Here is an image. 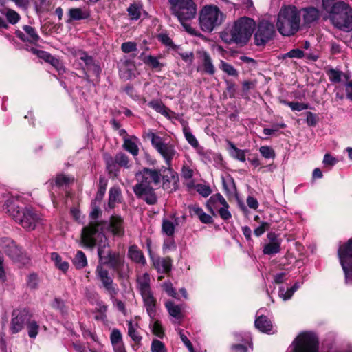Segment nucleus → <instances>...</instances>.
Masks as SVG:
<instances>
[{
	"mask_svg": "<svg viewBox=\"0 0 352 352\" xmlns=\"http://www.w3.org/2000/svg\"><path fill=\"white\" fill-rule=\"evenodd\" d=\"M3 210L28 231L34 230L43 224L41 215L32 208L21 207L16 197H9L3 205Z\"/></svg>",
	"mask_w": 352,
	"mask_h": 352,
	"instance_id": "nucleus-2",
	"label": "nucleus"
},
{
	"mask_svg": "<svg viewBox=\"0 0 352 352\" xmlns=\"http://www.w3.org/2000/svg\"><path fill=\"white\" fill-rule=\"evenodd\" d=\"M189 212L192 217H197L199 219H200V217H201L204 210L198 206L195 205L189 207Z\"/></svg>",
	"mask_w": 352,
	"mask_h": 352,
	"instance_id": "nucleus-58",
	"label": "nucleus"
},
{
	"mask_svg": "<svg viewBox=\"0 0 352 352\" xmlns=\"http://www.w3.org/2000/svg\"><path fill=\"white\" fill-rule=\"evenodd\" d=\"M197 54L201 59L204 72L209 75L214 74L216 69L210 54L206 51H199Z\"/></svg>",
	"mask_w": 352,
	"mask_h": 352,
	"instance_id": "nucleus-19",
	"label": "nucleus"
},
{
	"mask_svg": "<svg viewBox=\"0 0 352 352\" xmlns=\"http://www.w3.org/2000/svg\"><path fill=\"white\" fill-rule=\"evenodd\" d=\"M207 205L211 212L213 209L217 210L223 219L228 220L231 218V214L228 210L229 206L221 194L217 193L211 196Z\"/></svg>",
	"mask_w": 352,
	"mask_h": 352,
	"instance_id": "nucleus-11",
	"label": "nucleus"
},
{
	"mask_svg": "<svg viewBox=\"0 0 352 352\" xmlns=\"http://www.w3.org/2000/svg\"><path fill=\"white\" fill-rule=\"evenodd\" d=\"M184 134L187 142L194 148L199 146V142L197 138L192 135L190 129L187 127L184 128Z\"/></svg>",
	"mask_w": 352,
	"mask_h": 352,
	"instance_id": "nucleus-41",
	"label": "nucleus"
},
{
	"mask_svg": "<svg viewBox=\"0 0 352 352\" xmlns=\"http://www.w3.org/2000/svg\"><path fill=\"white\" fill-rule=\"evenodd\" d=\"M170 173H171V181H169L168 179H167L166 178V177H163V180H164L163 188L164 189H168L169 188L168 185L172 183L173 188H170V190H173V189L175 190V188H176L177 177L175 175V173H173V170L170 171Z\"/></svg>",
	"mask_w": 352,
	"mask_h": 352,
	"instance_id": "nucleus-47",
	"label": "nucleus"
},
{
	"mask_svg": "<svg viewBox=\"0 0 352 352\" xmlns=\"http://www.w3.org/2000/svg\"><path fill=\"white\" fill-rule=\"evenodd\" d=\"M300 12H302V15L305 23L309 24L316 21L319 17V11L318 9L310 7L302 9L299 10ZM301 14V13H300Z\"/></svg>",
	"mask_w": 352,
	"mask_h": 352,
	"instance_id": "nucleus-23",
	"label": "nucleus"
},
{
	"mask_svg": "<svg viewBox=\"0 0 352 352\" xmlns=\"http://www.w3.org/2000/svg\"><path fill=\"white\" fill-rule=\"evenodd\" d=\"M146 135L153 148L164 159L168 169L172 171V162L179 156L175 145L153 132H148Z\"/></svg>",
	"mask_w": 352,
	"mask_h": 352,
	"instance_id": "nucleus-8",
	"label": "nucleus"
},
{
	"mask_svg": "<svg viewBox=\"0 0 352 352\" xmlns=\"http://www.w3.org/2000/svg\"><path fill=\"white\" fill-rule=\"evenodd\" d=\"M39 278L36 273H32L28 276L27 287L30 289H36L38 287Z\"/></svg>",
	"mask_w": 352,
	"mask_h": 352,
	"instance_id": "nucleus-40",
	"label": "nucleus"
},
{
	"mask_svg": "<svg viewBox=\"0 0 352 352\" xmlns=\"http://www.w3.org/2000/svg\"><path fill=\"white\" fill-rule=\"evenodd\" d=\"M96 274L111 298H113L118 292V288L116 284H113V279L109 276L108 271L104 270L102 265H97Z\"/></svg>",
	"mask_w": 352,
	"mask_h": 352,
	"instance_id": "nucleus-14",
	"label": "nucleus"
},
{
	"mask_svg": "<svg viewBox=\"0 0 352 352\" xmlns=\"http://www.w3.org/2000/svg\"><path fill=\"white\" fill-rule=\"evenodd\" d=\"M254 325L256 329L265 333H269L273 327L272 321L265 315L257 317Z\"/></svg>",
	"mask_w": 352,
	"mask_h": 352,
	"instance_id": "nucleus-21",
	"label": "nucleus"
},
{
	"mask_svg": "<svg viewBox=\"0 0 352 352\" xmlns=\"http://www.w3.org/2000/svg\"><path fill=\"white\" fill-rule=\"evenodd\" d=\"M72 180L73 179L70 178L69 177H67L64 175H59L56 178L55 184L58 186H62L65 184H69Z\"/></svg>",
	"mask_w": 352,
	"mask_h": 352,
	"instance_id": "nucleus-54",
	"label": "nucleus"
},
{
	"mask_svg": "<svg viewBox=\"0 0 352 352\" xmlns=\"http://www.w3.org/2000/svg\"><path fill=\"white\" fill-rule=\"evenodd\" d=\"M287 105L292 109V110L297 111L305 110L309 108L308 104L298 102H287Z\"/></svg>",
	"mask_w": 352,
	"mask_h": 352,
	"instance_id": "nucleus-51",
	"label": "nucleus"
},
{
	"mask_svg": "<svg viewBox=\"0 0 352 352\" xmlns=\"http://www.w3.org/2000/svg\"><path fill=\"white\" fill-rule=\"evenodd\" d=\"M31 52L33 54H36L38 57L45 60V61L47 60V59L51 55L50 53H48V52H47L45 51L39 50H37V49H35V48H32L31 49Z\"/></svg>",
	"mask_w": 352,
	"mask_h": 352,
	"instance_id": "nucleus-61",
	"label": "nucleus"
},
{
	"mask_svg": "<svg viewBox=\"0 0 352 352\" xmlns=\"http://www.w3.org/2000/svg\"><path fill=\"white\" fill-rule=\"evenodd\" d=\"M69 21H78L87 19L89 16V12L86 10L81 8H71L69 10Z\"/></svg>",
	"mask_w": 352,
	"mask_h": 352,
	"instance_id": "nucleus-28",
	"label": "nucleus"
},
{
	"mask_svg": "<svg viewBox=\"0 0 352 352\" xmlns=\"http://www.w3.org/2000/svg\"><path fill=\"white\" fill-rule=\"evenodd\" d=\"M143 61L145 64L150 65L153 69H161L163 67V64L160 63L158 58L155 56L148 55L143 58Z\"/></svg>",
	"mask_w": 352,
	"mask_h": 352,
	"instance_id": "nucleus-35",
	"label": "nucleus"
},
{
	"mask_svg": "<svg viewBox=\"0 0 352 352\" xmlns=\"http://www.w3.org/2000/svg\"><path fill=\"white\" fill-rule=\"evenodd\" d=\"M128 256L131 260L136 263L144 264L145 258L141 250H139L138 246L131 245L128 251Z\"/></svg>",
	"mask_w": 352,
	"mask_h": 352,
	"instance_id": "nucleus-26",
	"label": "nucleus"
},
{
	"mask_svg": "<svg viewBox=\"0 0 352 352\" xmlns=\"http://www.w3.org/2000/svg\"><path fill=\"white\" fill-rule=\"evenodd\" d=\"M141 296L143 299L144 305L146 307L148 315L153 319L156 314V299L153 296L152 291L142 293Z\"/></svg>",
	"mask_w": 352,
	"mask_h": 352,
	"instance_id": "nucleus-17",
	"label": "nucleus"
},
{
	"mask_svg": "<svg viewBox=\"0 0 352 352\" xmlns=\"http://www.w3.org/2000/svg\"><path fill=\"white\" fill-rule=\"evenodd\" d=\"M334 1L322 0V8L329 14L331 23L341 31H352V8L344 1Z\"/></svg>",
	"mask_w": 352,
	"mask_h": 352,
	"instance_id": "nucleus-3",
	"label": "nucleus"
},
{
	"mask_svg": "<svg viewBox=\"0 0 352 352\" xmlns=\"http://www.w3.org/2000/svg\"><path fill=\"white\" fill-rule=\"evenodd\" d=\"M26 324L28 330L29 337L31 338H36L38 335L39 329V325L38 324L37 322L35 320H31L30 319Z\"/></svg>",
	"mask_w": 352,
	"mask_h": 352,
	"instance_id": "nucleus-36",
	"label": "nucleus"
},
{
	"mask_svg": "<svg viewBox=\"0 0 352 352\" xmlns=\"http://www.w3.org/2000/svg\"><path fill=\"white\" fill-rule=\"evenodd\" d=\"M52 306L53 308L59 310L62 314H65L67 311L65 302L58 298L54 300Z\"/></svg>",
	"mask_w": 352,
	"mask_h": 352,
	"instance_id": "nucleus-46",
	"label": "nucleus"
},
{
	"mask_svg": "<svg viewBox=\"0 0 352 352\" xmlns=\"http://www.w3.org/2000/svg\"><path fill=\"white\" fill-rule=\"evenodd\" d=\"M270 225L267 222H263L261 226H259L258 228H256L254 232V234L256 236H261L265 232V230L269 228Z\"/></svg>",
	"mask_w": 352,
	"mask_h": 352,
	"instance_id": "nucleus-62",
	"label": "nucleus"
},
{
	"mask_svg": "<svg viewBox=\"0 0 352 352\" xmlns=\"http://www.w3.org/2000/svg\"><path fill=\"white\" fill-rule=\"evenodd\" d=\"M12 316L10 331L12 334L19 333L32 318L31 314L26 309L20 311L13 310Z\"/></svg>",
	"mask_w": 352,
	"mask_h": 352,
	"instance_id": "nucleus-12",
	"label": "nucleus"
},
{
	"mask_svg": "<svg viewBox=\"0 0 352 352\" xmlns=\"http://www.w3.org/2000/svg\"><path fill=\"white\" fill-rule=\"evenodd\" d=\"M219 67L221 70H222L224 73L228 74V76L238 77L239 72L238 71L230 64L226 63V61L221 60L219 64Z\"/></svg>",
	"mask_w": 352,
	"mask_h": 352,
	"instance_id": "nucleus-32",
	"label": "nucleus"
},
{
	"mask_svg": "<svg viewBox=\"0 0 352 352\" xmlns=\"http://www.w3.org/2000/svg\"><path fill=\"white\" fill-rule=\"evenodd\" d=\"M0 12L6 16L7 20L11 24H16L21 19L20 15L15 10L10 8L0 10Z\"/></svg>",
	"mask_w": 352,
	"mask_h": 352,
	"instance_id": "nucleus-31",
	"label": "nucleus"
},
{
	"mask_svg": "<svg viewBox=\"0 0 352 352\" xmlns=\"http://www.w3.org/2000/svg\"><path fill=\"white\" fill-rule=\"evenodd\" d=\"M128 335L133 340L134 344H132V348L134 350H138L141 346V341L142 337L140 335L138 331L134 328L131 321L128 322Z\"/></svg>",
	"mask_w": 352,
	"mask_h": 352,
	"instance_id": "nucleus-25",
	"label": "nucleus"
},
{
	"mask_svg": "<svg viewBox=\"0 0 352 352\" xmlns=\"http://www.w3.org/2000/svg\"><path fill=\"white\" fill-rule=\"evenodd\" d=\"M275 34L274 26L272 23L267 21H261L254 35L255 43L256 45H263L271 40Z\"/></svg>",
	"mask_w": 352,
	"mask_h": 352,
	"instance_id": "nucleus-13",
	"label": "nucleus"
},
{
	"mask_svg": "<svg viewBox=\"0 0 352 352\" xmlns=\"http://www.w3.org/2000/svg\"><path fill=\"white\" fill-rule=\"evenodd\" d=\"M299 285L298 283H295L294 285L290 288L287 289L286 292H285L284 288H280L279 289V295L283 298L284 300H289L292 298L294 292L298 289Z\"/></svg>",
	"mask_w": 352,
	"mask_h": 352,
	"instance_id": "nucleus-34",
	"label": "nucleus"
},
{
	"mask_svg": "<svg viewBox=\"0 0 352 352\" xmlns=\"http://www.w3.org/2000/svg\"><path fill=\"white\" fill-rule=\"evenodd\" d=\"M123 145L122 148L130 153L133 157H136L139 154V146L140 144L139 139L136 136H125L123 138Z\"/></svg>",
	"mask_w": 352,
	"mask_h": 352,
	"instance_id": "nucleus-18",
	"label": "nucleus"
},
{
	"mask_svg": "<svg viewBox=\"0 0 352 352\" xmlns=\"http://www.w3.org/2000/svg\"><path fill=\"white\" fill-rule=\"evenodd\" d=\"M318 118L316 114L311 112L307 113L306 122L309 126H314L316 125Z\"/></svg>",
	"mask_w": 352,
	"mask_h": 352,
	"instance_id": "nucleus-59",
	"label": "nucleus"
},
{
	"mask_svg": "<svg viewBox=\"0 0 352 352\" xmlns=\"http://www.w3.org/2000/svg\"><path fill=\"white\" fill-rule=\"evenodd\" d=\"M345 274V281L347 284H352V265H342Z\"/></svg>",
	"mask_w": 352,
	"mask_h": 352,
	"instance_id": "nucleus-53",
	"label": "nucleus"
},
{
	"mask_svg": "<svg viewBox=\"0 0 352 352\" xmlns=\"http://www.w3.org/2000/svg\"><path fill=\"white\" fill-rule=\"evenodd\" d=\"M138 284L140 294L151 292L150 286V276L148 273H144L142 277L138 279Z\"/></svg>",
	"mask_w": 352,
	"mask_h": 352,
	"instance_id": "nucleus-29",
	"label": "nucleus"
},
{
	"mask_svg": "<svg viewBox=\"0 0 352 352\" xmlns=\"http://www.w3.org/2000/svg\"><path fill=\"white\" fill-rule=\"evenodd\" d=\"M327 74L329 80L333 83H344L347 82L349 78L346 74L333 68L327 70Z\"/></svg>",
	"mask_w": 352,
	"mask_h": 352,
	"instance_id": "nucleus-22",
	"label": "nucleus"
},
{
	"mask_svg": "<svg viewBox=\"0 0 352 352\" xmlns=\"http://www.w3.org/2000/svg\"><path fill=\"white\" fill-rule=\"evenodd\" d=\"M230 155L234 159L244 162H245V153L248 150H241L238 148L232 142H228Z\"/></svg>",
	"mask_w": 352,
	"mask_h": 352,
	"instance_id": "nucleus-27",
	"label": "nucleus"
},
{
	"mask_svg": "<svg viewBox=\"0 0 352 352\" xmlns=\"http://www.w3.org/2000/svg\"><path fill=\"white\" fill-rule=\"evenodd\" d=\"M300 17L301 14L295 6H283L276 19V25L279 33L286 36L296 34L300 29Z\"/></svg>",
	"mask_w": 352,
	"mask_h": 352,
	"instance_id": "nucleus-6",
	"label": "nucleus"
},
{
	"mask_svg": "<svg viewBox=\"0 0 352 352\" xmlns=\"http://www.w3.org/2000/svg\"><path fill=\"white\" fill-rule=\"evenodd\" d=\"M304 52L299 49H294L285 54V56L289 58H302Z\"/></svg>",
	"mask_w": 352,
	"mask_h": 352,
	"instance_id": "nucleus-64",
	"label": "nucleus"
},
{
	"mask_svg": "<svg viewBox=\"0 0 352 352\" xmlns=\"http://www.w3.org/2000/svg\"><path fill=\"white\" fill-rule=\"evenodd\" d=\"M131 18L134 20L138 19L141 16L142 6L138 4H132L128 8Z\"/></svg>",
	"mask_w": 352,
	"mask_h": 352,
	"instance_id": "nucleus-38",
	"label": "nucleus"
},
{
	"mask_svg": "<svg viewBox=\"0 0 352 352\" xmlns=\"http://www.w3.org/2000/svg\"><path fill=\"white\" fill-rule=\"evenodd\" d=\"M338 162V160L329 154H326L324 156L323 164L326 166H332Z\"/></svg>",
	"mask_w": 352,
	"mask_h": 352,
	"instance_id": "nucleus-60",
	"label": "nucleus"
},
{
	"mask_svg": "<svg viewBox=\"0 0 352 352\" xmlns=\"http://www.w3.org/2000/svg\"><path fill=\"white\" fill-rule=\"evenodd\" d=\"M111 232L113 236H121L124 234L123 221L119 216H112L109 223L100 222L97 223L91 222L82 229V239L85 245L93 247L98 244V254L100 264H112L115 260V255L111 254L109 249L106 248L107 238L104 236V230Z\"/></svg>",
	"mask_w": 352,
	"mask_h": 352,
	"instance_id": "nucleus-1",
	"label": "nucleus"
},
{
	"mask_svg": "<svg viewBox=\"0 0 352 352\" xmlns=\"http://www.w3.org/2000/svg\"><path fill=\"white\" fill-rule=\"evenodd\" d=\"M111 299L113 300V304L117 307V309L125 315L126 313V309L124 303L122 300L115 298V297Z\"/></svg>",
	"mask_w": 352,
	"mask_h": 352,
	"instance_id": "nucleus-63",
	"label": "nucleus"
},
{
	"mask_svg": "<svg viewBox=\"0 0 352 352\" xmlns=\"http://www.w3.org/2000/svg\"><path fill=\"white\" fill-rule=\"evenodd\" d=\"M165 306L171 316L177 319L182 318V310L179 305H175L173 302L168 300L165 303Z\"/></svg>",
	"mask_w": 352,
	"mask_h": 352,
	"instance_id": "nucleus-30",
	"label": "nucleus"
},
{
	"mask_svg": "<svg viewBox=\"0 0 352 352\" xmlns=\"http://www.w3.org/2000/svg\"><path fill=\"white\" fill-rule=\"evenodd\" d=\"M151 352H167L165 344L157 339H153L151 346Z\"/></svg>",
	"mask_w": 352,
	"mask_h": 352,
	"instance_id": "nucleus-43",
	"label": "nucleus"
},
{
	"mask_svg": "<svg viewBox=\"0 0 352 352\" xmlns=\"http://www.w3.org/2000/svg\"><path fill=\"white\" fill-rule=\"evenodd\" d=\"M164 289L166 294L173 298H179L178 294L176 292L175 288L173 287L171 283H164L163 284Z\"/></svg>",
	"mask_w": 352,
	"mask_h": 352,
	"instance_id": "nucleus-52",
	"label": "nucleus"
},
{
	"mask_svg": "<svg viewBox=\"0 0 352 352\" xmlns=\"http://www.w3.org/2000/svg\"><path fill=\"white\" fill-rule=\"evenodd\" d=\"M195 188L197 191L204 197H208L212 192L210 186L207 185L197 184Z\"/></svg>",
	"mask_w": 352,
	"mask_h": 352,
	"instance_id": "nucleus-49",
	"label": "nucleus"
},
{
	"mask_svg": "<svg viewBox=\"0 0 352 352\" xmlns=\"http://www.w3.org/2000/svg\"><path fill=\"white\" fill-rule=\"evenodd\" d=\"M23 30L26 33L27 36L21 31L16 32L17 36L23 41H29L32 43H36L38 41L40 37L36 33L35 28L30 25H24Z\"/></svg>",
	"mask_w": 352,
	"mask_h": 352,
	"instance_id": "nucleus-20",
	"label": "nucleus"
},
{
	"mask_svg": "<svg viewBox=\"0 0 352 352\" xmlns=\"http://www.w3.org/2000/svg\"><path fill=\"white\" fill-rule=\"evenodd\" d=\"M161 173L160 170L144 168L135 174L138 184L133 189L135 195L144 200L148 204L153 205L157 202V197L151 184L157 185L160 182Z\"/></svg>",
	"mask_w": 352,
	"mask_h": 352,
	"instance_id": "nucleus-4",
	"label": "nucleus"
},
{
	"mask_svg": "<svg viewBox=\"0 0 352 352\" xmlns=\"http://www.w3.org/2000/svg\"><path fill=\"white\" fill-rule=\"evenodd\" d=\"M149 106L159 113H163L165 110V106L159 101L153 100L149 102Z\"/></svg>",
	"mask_w": 352,
	"mask_h": 352,
	"instance_id": "nucleus-56",
	"label": "nucleus"
},
{
	"mask_svg": "<svg viewBox=\"0 0 352 352\" xmlns=\"http://www.w3.org/2000/svg\"><path fill=\"white\" fill-rule=\"evenodd\" d=\"M338 254L340 264H352V238L340 246Z\"/></svg>",
	"mask_w": 352,
	"mask_h": 352,
	"instance_id": "nucleus-16",
	"label": "nucleus"
},
{
	"mask_svg": "<svg viewBox=\"0 0 352 352\" xmlns=\"http://www.w3.org/2000/svg\"><path fill=\"white\" fill-rule=\"evenodd\" d=\"M261 155L265 159H274L276 154L274 149L269 146H262L259 148Z\"/></svg>",
	"mask_w": 352,
	"mask_h": 352,
	"instance_id": "nucleus-42",
	"label": "nucleus"
},
{
	"mask_svg": "<svg viewBox=\"0 0 352 352\" xmlns=\"http://www.w3.org/2000/svg\"><path fill=\"white\" fill-rule=\"evenodd\" d=\"M121 50L124 53H129L137 50V44L134 42H125L121 45Z\"/></svg>",
	"mask_w": 352,
	"mask_h": 352,
	"instance_id": "nucleus-50",
	"label": "nucleus"
},
{
	"mask_svg": "<svg viewBox=\"0 0 352 352\" xmlns=\"http://www.w3.org/2000/svg\"><path fill=\"white\" fill-rule=\"evenodd\" d=\"M115 160L118 165L120 166H122L126 168L130 167L129 158L126 154L123 153H117L115 157Z\"/></svg>",
	"mask_w": 352,
	"mask_h": 352,
	"instance_id": "nucleus-37",
	"label": "nucleus"
},
{
	"mask_svg": "<svg viewBox=\"0 0 352 352\" xmlns=\"http://www.w3.org/2000/svg\"><path fill=\"white\" fill-rule=\"evenodd\" d=\"M74 264H87V261L85 254L82 251H78L74 259Z\"/></svg>",
	"mask_w": 352,
	"mask_h": 352,
	"instance_id": "nucleus-55",
	"label": "nucleus"
},
{
	"mask_svg": "<svg viewBox=\"0 0 352 352\" xmlns=\"http://www.w3.org/2000/svg\"><path fill=\"white\" fill-rule=\"evenodd\" d=\"M122 200L121 190L119 187H112L109 192L108 207L111 209L114 208L116 204L120 203Z\"/></svg>",
	"mask_w": 352,
	"mask_h": 352,
	"instance_id": "nucleus-24",
	"label": "nucleus"
},
{
	"mask_svg": "<svg viewBox=\"0 0 352 352\" xmlns=\"http://www.w3.org/2000/svg\"><path fill=\"white\" fill-rule=\"evenodd\" d=\"M225 18L224 14L217 6H205L200 13V26L204 32H210L220 25Z\"/></svg>",
	"mask_w": 352,
	"mask_h": 352,
	"instance_id": "nucleus-9",
	"label": "nucleus"
},
{
	"mask_svg": "<svg viewBox=\"0 0 352 352\" xmlns=\"http://www.w3.org/2000/svg\"><path fill=\"white\" fill-rule=\"evenodd\" d=\"M294 352H319V339L312 332L300 333L294 341Z\"/></svg>",
	"mask_w": 352,
	"mask_h": 352,
	"instance_id": "nucleus-10",
	"label": "nucleus"
},
{
	"mask_svg": "<svg viewBox=\"0 0 352 352\" xmlns=\"http://www.w3.org/2000/svg\"><path fill=\"white\" fill-rule=\"evenodd\" d=\"M110 340L112 346L124 344L121 331L116 328L112 329L110 334Z\"/></svg>",
	"mask_w": 352,
	"mask_h": 352,
	"instance_id": "nucleus-33",
	"label": "nucleus"
},
{
	"mask_svg": "<svg viewBox=\"0 0 352 352\" xmlns=\"http://www.w3.org/2000/svg\"><path fill=\"white\" fill-rule=\"evenodd\" d=\"M105 162L107 168L111 173H114L118 170L117 165L115 158H112L111 156H105Z\"/></svg>",
	"mask_w": 352,
	"mask_h": 352,
	"instance_id": "nucleus-45",
	"label": "nucleus"
},
{
	"mask_svg": "<svg viewBox=\"0 0 352 352\" xmlns=\"http://www.w3.org/2000/svg\"><path fill=\"white\" fill-rule=\"evenodd\" d=\"M223 186L228 194L233 195L235 193L236 187L232 179L227 182H223Z\"/></svg>",
	"mask_w": 352,
	"mask_h": 352,
	"instance_id": "nucleus-57",
	"label": "nucleus"
},
{
	"mask_svg": "<svg viewBox=\"0 0 352 352\" xmlns=\"http://www.w3.org/2000/svg\"><path fill=\"white\" fill-rule=\"evenodd\" d=\"M170 10L191 34H195V30L185 21L194 19L197 14V7L192 0H168Z\"/></svg>",
	"mask_w": 352,
	"mask_h": 352,
	"instance_id": "nucleus-7",
	"label": "nucleus"
},
{
	"mask_svg": "<svg viewBox=\"0 0 352 352\" xmlns=\"http://www.w3.org/2000/svg\"><path fill=\"white\" fill-rule=\"evenodd\" d=\"M255 28L253 19L241 17L232 26L221 33V39L226 43L245 44L250 38Z\"/></svg>",
	"mask_w": 352,
	"mask_h": 352,
	"instance_id": "nucleus-5",
	"label": "nucleus"
},
{
	"mask_svg": "<svg viewBox=\"0 0 352 352\" xmlns=\"http://www.w3.org/2000/svg\"><path fill=\"white\" fill-rule=\"evenodd\" d=\"M286 124L283 122L274 124L272 129L265 128L263 131V133L266 135H271L279 129H285Z\"/></svg>",
	"mask_w": 352,
	"mask_h": 352,
	"instance_id": "nucleus-48",
	"label": "nucleus"
},
{
	"mask_svg": "<svg viewBox=\"0 0 352 352\" xmlns=\"http://www.w3.org/2000/svg\"><path fill=\"white\" fill-rule=\"evenodd\" d=\"M267 239L270 242L263 247V252L265 254H273L278 253L280 250L281 240L275 233H269Z\"/></svg>",
	"mask_w": 352,
	"mask_h": 352,
	"instance_id": "nucleus-15",
	"label": "nucleus"
},
{
	"mask_svg": "<svg viewBox=\"0 0 352 352\" xmlns=\"http://www.w3.org/2000/svg\"><path fill=\"white\" fill-rule=\"evenodd\" d=\"M175 225L169 220L164 219L162 223V231L167 236H172L175 232Z\"/></svg>",
	"mask_w": 352,
	"mask_h": 352,
	"instance_id": "nucleus-39",
	"label": "nucleus"
},
{
	"mask_svg": "<svg viewBox=\"0 0 352 352\" xmlns=\"http://www.w3.org/2000/svg\"><path fill=\"white\" fill-rule=\"evenodd\" d=\"M152 333L160 338L164 336V330L162 323L159 320H156L152 325Z\"/></svg>",
	"mask_w": 352,
	"mask_h": 352,
	"instance_id": "nucleus-44",
	"label": "nucleus"
}]
</instances>
